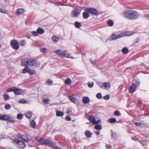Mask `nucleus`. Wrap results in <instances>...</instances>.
Segmentation results:
<instances>
[{"label":"nucleus","instance_id":"37","mask_svg":"<svg viewBox=\"0 0 149 149\" xmlns=\"http://www.w3.org/2000/svg\"><path fill=\"white\" fill-rule=\"evenodd\" d=\"M3 97L5 100H8L9 99V96L6 94L5 93L3 95Z\"/></svg>","mask_w":149,"mask_h":149},{"label":"nucleus","instance_id":"49","mask_svg":"<svg viewBox=\"0 0 149 149\" xmlns=\"http://www.w3.org/2000/svg\"><path fill=\"white\" fill-rule=\"evenodd\" d=\"M0 12L3 14H6L7 13V11L5 10L0 8Z\"/></svg>","mask_w":149,"mask_h":149},{"label":"nucleus","instance_id":"22","mask_svg":"<svg viewBox=\"0 0 149 149\" xmlns=\"http://www.w3.org/2000/svg\"><path fill=\"white\" fill-rule=\"evenodd\" d=\"M74 25L77 28H79L81 26V23L77 21L75 22Z\"/></svg>","mask_w":149,"mask_h":149},{"label":"nucleus","instance_id":"8","mask_svg":"<svg viewBox=\"0 0 149 149\" xmlns=\"http://www.w3.org/2000/svg\"><path fill=\"white\" fill-rule=\"evenodd\" d=\"M55 143L49 139H45L44 145L52 147L55 145Z\"/></svg>","mask_w":149,"mask_h":149},{"label":"nucleus","instance_id":"38","mask_svg":"<svg viewBox=\"0 0 149 149\" xmlns=\"http://www.w3.org/2000/svg\"><path fill=\"white\" fill-rule=\"evenodd\" d=\"M22 114L19 113L17 115V118L18 120H21L22 119L23 116Z\"/></svg>","mask_w":149,"mask_h":149},{"label":"nucleus","instance_id":"15","mask_svg":"<svg viewBox=\"0 0 149 149\" xmlns=\"http://www.w3.org/2000/svg\"><path fill=\"white\" fill-rule=\"evenodd\" d=\"M25 10L23 8H19L17 10L16 12L18 15H22L24 13Z\"/></svg>","mask_w":149,"mask_h":149},{"label":"nucleus","instance_id":"2","mask_svg":"<svg viewBox=\"0 0 149 149\" xmlns=\"http://www.w3.org/2000/svg\"><path fill=\"white\" fill-rule=\"evenodd\" d=\"M124 34L122 31L116 32L113 33L111 36V39L115 40L124 37Z\"/></svg>","mask_w":149,"mask_h":149},{"label":"nucleus","instance_id":"23","mask_svg":"<svg viewBox=\"0 0 149 149\" xmlns=\"http://www.w3.org/2000/svg\"><path fill=\"white\" fill-rule=\"evenodd\" d=\"M37 32H38V34H42L44 32V29L40 28H38L37 30Z\"/></svg>","mask_w":149,"mask_h":149},{"label":"nucleus","instance_id":"19","mask_svg":"<svg viewBox=\"0 0 149 149\" xmlns=\"http://www.w3.org/2000/svg\"><path fill=\"white\" fill-rule=\"evenodd\" d=\"M42 102L46 104H48L50 103V100L49 98L46 97L43 99Z\"/></svg>","mask_w":149,"mask_h":149},{"label":"nucleus","instance_id":"17","mask_svg":"<svg viewBox=\"0 0 149 149\" xmlns=\"http://www.w3.org/2000/svg\"><path fill=\"white\" fill-rule=\"evenodd\" d=\"M83 102L84 104H87L89 103L90 101V99L88 97H84L82 99Z\"/></svg>","mask_w":149,"mask_h":149},{"label":"nucleus","instance_id":"41","mask_svg":"<svg viewBox=\"0 0 149 149\" xmlns=\"http://www.w3.org/2000/svg\"><path fill=\"white\" fill-rule=\"evenodd\" d=\"M114 114L118 116H120L121 115L120 113L118 111H116L114 112Z\"/></svg>","mask_w":149,"mask_h":149},{"label":"nucleus","instance_id":"20","mask_svg":"<svg viewBox=\"0 0 149 149\" xmlns=\"http://www.w3.org/2000/svg\"><path fill=\"white\" fill-rule=\"evenodd\" d=\"M11 117L10 116L7 115H3L2 120H6L10 119Z\"/></svg>","mask_w":149,"mask_h":149},{"label":"nucleus","instance_id":"55","mask_svg":"<svg viewBox=\"0 0 149 149\" xmlns=\"http://www.w3.org/2000/svg\"><path fill=\"white\" fill-rule=\"evenodd\" d=\"M41 50L44 53L46 52L47 49L45 48L44 47L41 49Z\"/></svg>","mask_w":149,"mask_h":149},{"label":"nucleus","instance_id":"32","mask_svg":"<svg viewBox=\"0 0 149 149\" xmlns=\"http://www.w3.org/2000/svg\"><path fill=\"white\" fill-rule=\"evenodd\" d=\"M15 87H13L11 88H9L6 89V92H14L15 89Z\"/></svg>","mask_w":149,"mask_h":149},{"label":"nucleus","instance_id":"1","mask_svg":"<svg viewBox=\"0 0 149 149\" xmlns=\"http://www.w3.org/2000/svg\"><path fill=\"white\" fill-rule=\"evenodd\" d=\"M21 65L22 66L32 67L35 65L36 67H40L39 63H36V61L33 58H27L22 60Z\"/></svg>","mask_w":149,"mask_h":149},{"label":"nucleus","instance_id":"46","mask_svg":"<svg viewBox=\"0 0 149 149\" xmlns=\"http://www.w3.org/2000/svg\"><path fill=\"white\" fill-rule=\"evenodd\" d=\"M141 143L143 146H146L147 145V142L146 141L144 140L140 142Z\"/></svg>","mask_w":149,"mask_h":149},{"label":"nucleus","instance_id":"45","mask_svg":"<svg viewBox=\"0 0 149 149\" xmlns=\"http://www.w3.org/2000/svg\"><path fill=\"white\" fill-rule=\"evenodd\" d=\"M96 97L99 99H101L102 97V95L101 93H99L97 94L96 95Z\"/></svg>","mask_w":149,"mask_h":149},{"label":"nucleus","instance_id":"62","mask_svg":"<svg viewBox=\"0 0 149 149\" xmlns=\"http://www.w3.org/2000/svg\"><path fill=\"white\" fill-rule=\"evenodd\" d=\"M3 115L0 114V120H2Z\"/></svg>","mask_w":149,"mask_h":149},{"label":"nucleus","instance_id":"14","mask_svg":"<svg viewBox=\"0 0 149 149\" xmlns=\"http://www.w3.org/2000/svg\"><path fill=\"white\" fill-rule=\"evenodd\" d=\"M100 86L101 88H102L104 86L106 89L109 90L110 87V84L109 82H104L103 83V86Z\"/></svg>","mask_w":149,"mask_h":149},{"label":"nucleus","instance_id":"25","mask_svg":"<svg viewBox=\"0 0 149 149\" xmlns=\"http://www.w3.org/2000/svg\"><path fill=\"white\" fill-rule=\"evenodd\" d=\"M26 67L22 71V73H23L24 74L26 73H29V68L28 67L25 66Z\"/></svg>","mask_w":149,"mask_h":149},{"label":"nucleus","instance_id":"60","mask_svg":"<svg viewBox=\"0 0 149 149\" xmlns=\"http://www.w3.org/2000/svg\"><path fill=\"white\" fill-rule=\"evenodd\" d=\"M111 147V146L109 145H106V148H110Z\"/></svg>","mask_w":149,"mask_h":149},{"label":"nucleus","instance_id":"35","mask_svg":"<svg viewBox=\"0 0 149 149\" xmlns=\"http://www.w3.org/2000/svg\"><path fill=\"white\" fill-rule=\"evenodd\" d=\"M54 52L55 53L57 54L59 56H61V53H62V50L60 49H58L55 51Z\"/></svg>","mask_w":149,"mask_h":149},{"label":"nucleus","instance_id":"21","mask_svg":"<svg viewBox=\"0 0 149 149\" xmlns=\"http://www.w3.org/2000/svg\"><path fill=\"white\" fill-rule=\"evenodd\" d=\"M14 92L16 95H19L21 93V89L15 88Z\"/></svg>","mask_w":149,"mask_h":149},{"label":"nucleus","instance_id":"5","mask_svg":"<svg viewBox=\"0 0 149 149\" xmlns=\"http://www.w3.org/2000/svg\"><path fill=\"white\" fill-rule=\"evenodd\" d=\"M10 44L12 47L14 49L17 50L19 47L18 41L17 40H12L10 41Z\"/></svg>","mask_w":149,"mask_h":149},{"label":"nucleus","instance_id":"28","mask_svg":"<svg viewBox=\"0 0 149 149\" xmlns=\"http://www.w3.org/2000/svg\"><path fill=\"white\" fill-rule=\"evenodd\" d=\"M30 125L32 128H35L36 124L35 121L34 120L31 121L30 123Z\"/></svg>","mask_w":149,"mask_h":149},{"label":"nucleus","instance_id":"13","mask_svg":"<svg viewBox=\"0 0 149 149\" xmlns=\"http://www.w3.org/2000/svg\"><path fill=\"white\" fill-rule=\"evenodd\" d=\"M136 87L134 83H133L132 85L130 86L129 88V92L130 93H133L135 91H136Z\"/></svg>","mask_w":149,"mask_h":149},{"label":"nucleus","instance_id":"39","mask_svg":"<svg viewBox=\"0 0 149 149\" xmlns=\"http://www.w3.org/2000/svg\"><path fill=\"white\" fill-rule=\"evenodd\" d=\"M116 121V120L115 118H111L109 119V122L111 123H114Z\"/></svg>","mask_w":149,"mask_h":149},{"label":"nucleus","instance_id":"59","mask_svg":"<svg viewBox=\"0 0 149 149\" xmlns=\"http://www.w3.org/2000/svg\"><path fill=\"white\" fill-rule=\"evenodd\" d=\"M95 133L97 135H98L100 134V132L99 131H97L95 132Z\"/></svg>","mask_w":149,"mask_h":149},{"label":"nucleus","instance_id":"63","mask_svg":"<svg viewBox=\"0 0 149 149\" xmlns=\"http://www.w3.org/2000/svg\"><path fill=\"white\" fill-rule=\"evenodd\" d=\"M26 36L28 38H30V36L29 35H27Z\"/></svg>","mask_w":149,"mask_h":149},{"label":"nucleus","instance_id":"40","mask_svg":"<svg viewBox=\"0 0 149 149\" xmlns=\"http://www.w3.org/2000/svg\"><path fill=\"white\" fill-rule=\"evenodd\" d=\"M95 128L97 130H101L102 129V127L100 125H97L95 126Z\"/></svg>","mask_w":149,"mask_h":149},{"label":"nucleus","instance_id":"24","mask_svg":"<svg viewBox=\"0 0 149 149\" xmlns=\"http://www.w3.org/2000/svg\"><path fill=\"white\" fill-rule=\"evenodd\" d=\"M25 116L26 117L28 118L31 117L32 115V113L31 111H29L26 113L25 114Z\"/></svg>","mask_w":149,"mask_h":149},{"label":"nucleus","instance_id":"34","mask_svg":"<svg viewBox=\"0 0 149 149\" xmlns=\"http://www.w3.org/2000/svg\"><path fill=\"white\" fill-rule=\"evenodd\" d=\"M123 33L124 34V37L125 36H130L132 34V33L129 31H126L125 33L123 32Z\"/></svg>","mask_w":149,"mask_h":149},{"label":"nucleus","instance_id":"10","mask_svg":"<svg viewBox=\"0 0 149 149\" xmlns=\"http://www.w3.org/2000/svg\"><path fill=\"white\" fill-rule=\"evenodd\" d=\"M88 119L90 121L95 124L98 123L99 122V120H95V117L92 116H89Z\"/></svg>","mask_w":149,"mask_h":149},{"label":"nucleus","instance_id":"27","mask_svg":"<svg viewBox=\"0 0 149 149\" xmlns=\"http://www.w3.org/2000/svg\"><path fill=\"white\" fill-rule=\"evenodd\" d=\"M88 13V12H84L83 13V16L84 19H87L89 15Z\"/></svg>","mask_w":149,"mask_h":149},{"label":"nucleus","instance_id":"56","mask_svg":"<svg viewBox=\"0 0 149 149\" xmlns=\"http://www.w3.org/2000/svg\"><path fill=\"white\" fill-rule=\"evenodd\" d=\"M65 119L67 121L71 120V118L69 116H67L65 117Z\"/></svg>","mask_w":149,"mask_h":149},{"label":"nucleus","instance_id":"11","mask_svg":"<svg viewBox=\"0 0 149 149\" xmlns=\"http://www.w3.org/2000/svg\"><path fill=\"white\" fill-rule=\"evenodd\" d=\"M18 136H19L25 142H28L30 141L27 134L21 135H18Z\"/></svg>","mask_w":149,"mask_h":149},{"label":"nucleus","instance_id":"44","mask_svg":"<svg viewBox=\"0 0 149 149\" xmlns=\"http://www.w3.org/2000/svg\"><path fill=\"white\" fill-rule=\"evenodd\" d=\"M94 85V83L93 82H88V87L91 88L93 87Z\"/></svg>","mask_w":149,"mask_h":149},{"label":"nucleus","instance_id":"6","mask_svg":"<svg viewBox=\"0 0 149 149\" xmlns=\"http://www.w3.org/2000/svg\"><path fill=\"white\" fill-rule=\"evenodd\" d=\"M85 10L89 14H92L93 15H96L98 14L97 11L95 8H86Z\"/></svg>","mask_w":149,"mask_h":149},{"label":"nucleus","instance_id":"64","mask_svg":"<svg viewBox=\"0 0 149 149\" xmlns=\"http://www.w3.org/2000/svg\"><path fill=\"white\" fill-rule=\"evenodd\" d=\"M145 17L149 21V16Z\"/></svg>","mask_w":149,"mask_h":149},{"label":"nucleus","instance_id":"16","mask_svg":"<svg viewBox=\"0 0 149 149\" xmlns=\"http://www.w3.org/2000/svg\"><path fill=\"white\" fill-rule=\"evenodd\" d=\"M36 140L38 141L41 145H44L45 139L39 137H36L35 138Z\"/></svg>","mask_w":149,"mask_h":149},{"label":"nucleus","instance_id":"9","mask_svg":"<svg viewBox=\"0 0 149 149\" xmlns=\"http://www.w3.org/2000/svg\"><path fill=\"white\" fill-rule=\"evenodd\" d=\"M61 55L60 56L63 57H66L70 58L71 59L74 58L71 56L70 54L66 52L65 51H62V53H61Z\"/></svg>","mask_w":149,"mask_h":149},{"label":"nucleus","instance_id":"42","mask_svg":"<svg viewBox=\"0 0 149 149\" xmlns=\"http://www.w3.org/2000/svg\"><path fill=\"white\" fill-rule=\"evenodd\" d=\"M36 71L35 70H29V74H33L36 73Z\"/></svg>","mask_w":149,"mask_h":149},{"label":"nucleus","instance_id":"3","mask_svg":"<svg viewBox=\"0 0 149 149\" xmlns=\"http://www.w3.org/2000/svg\"><path fill=\"white\" fill-rule=\"evenodd\" d=\"M13 142L16 143L17 147L19 148H23L26 146V144L23 141H19L17 139L14 140Z\"/></svg>","mask_w":149,"mask_h":149},{"label":"nucleus","instance_id":"7","mask_svg":"<svg viewBox=\"0 0 149 149\" xmlns=\"http://www.w3.org/2000/svg\"><path fill=\"white\" fill-rule=\"evenodd\" d=\"M81 11V10L78 9L73 10L72 11L71 15L73 17H77L80 15Z\"/></svg>","mask_w":149,"mask_h":149},{"label":"nucleus","instance_id":"50","mask_svg":"<svg viewBox=\"0 0 149 149\" xmlns=\"http://www.w3.org/2000/svg\"><path fill=\"white\" fill-rule=\"evenodd\" d=\"M110 98V96L109 95H107L103 97V98L105 100H108Z\"/></svg>","mask_w":149,"mask_h":149},{"label":"nucleus","instance_id":"29","mask_svg":"<svg viewBox=\"0 0 149 149\" xmlns=\"http://www.w3.org/2000/svg\"><path fill=\"white\" fill-rule=\"evenodd\" d=\"M52 41L54 42H57L58 40V38L56 36H54L52 37Z\"/></svg>","mask_w":149,"mask_h":149},{"label":"nucleus","instance_id":"58","mask_svg":"<svg viewBox=\"0 0 149 149\" xmlns=\"http://www.w3.org/2000/svg\"><path fill=\"white\" fill-rule=\"evenodd\" d=\"M136 125L137 126H141V124L139 123H135Z\"/></svg>","mask_w":149,"mask_h":149},{"label":"nucleus","instance_id":"31","mask_svg":"<svg viewBox=\"0 0 149 149\" xmlns=\"http://www.w3.org/2000/svg\"><path fill=\"white\" fill-rule=\"evenodd\" d=\"M65 82L66 84L68 85L70 84L72 81L70 78H68L65 80Z\"/></svg>","mask_w":149,"mask_h":149},{"label":"nucleus","instance_id":"30","mask_svg":"<svg viewBox=\"0 0 149 149\" xmlns=\"http://www.w3.org/2000/svg\"><path fill=\"white\" fill-rule=\"evenodd\" d=\"M68 98L73 102L74 103H75L76 100V99L74 97L71 96H70L68 97Z\"/></svg>","mask_w":149,"mask_h":149},{"label":"nucleus","instance_id":"12","mask_svg":"<svg viewBox=\"0 0 149 149\" xmlns=\"http://www.w3.org/2000/svg\"><path fill=\"white\" fill-rule=\"evenodd\" d=\"M131 10H127L124 11L123 13L124 16L126 18L128 19Z\"/></svg>","mask_w":149,"mask_h":149},{"label":"nucleus","instance_id":"48","mask_svg":"<svg viewBox=\"0 0 149 149\" xmlns=\"http://www.w3.org/2000/svg\"><path fill=\"white\" fill-rule=\"evenodd\" d=\"M32 34L33 35L35 36H37L38 35V33L37 31H32Z\"/></svg>","mask_w":149,"mask_h":149},{"label":"nucleus","instance_id":"26","mask_svg":"<svg viewBox=\"0 0 149 149\" xmlns=\"http://www.w3.org/2000/svg\"><path fill=\"white\" fill-rule=\"evenodd\" d=\"M56 114L57 116L59 117L60 116H63L64 115V113L63 112L58 111L56 112Z\"/></svg>","mask_w":149,"mask_h":149},{"label":"nucleus","instance_id":"43","mask_svg":"<svg viewBox=\"0 0 149 149\" xmlns=\"http://www.w3.org/2000/svg\"><path fill=\"white\" fill-rule=\"evenodd\" d=\"M5 108L6 110H9L11 108V106L9 104H6L5 106Z\"/></svg>","mask_w":149,"mask_h":149},{"label":"nucleus","instance_id":"47","mask_svg":"<svg viewBox=\"0 0 149 149\" xmlns=\"http://www.w3.org/2000/svg\"><path fill=\"white\" fill-rule=\"evenodd\" d=\"M58 3L59 5L61 6H73L71 5L70 4H64L63 3H61L60 2H58Z\"/></svg>","mask_w":149,"mask_h":149},{"label":"nucleus","instance_id":"4","mask_svg":"<svg viewBox=\"0 0 149 149\" xmlns=\"http://www.w3.org/2000/svg\"><path fill=\"white\" fill-rule=\"evenodd\" d=\"M139 17V15L136 11L132 10L128 19L133 20L136 19Z\"/></svg>","mask_w":149,"mask_h":149},{"label":"nucleus","instance_id":"33","mask_svg":"<svg viewBox=\"0 0 149 149\" xmlns=\"http://www.w3.org/2000/svg\"><path fill=\"white\" fill-rule=\"evenodd\" d=\"M107 24L108 25L110 26H112L113 24V22L112 20H109L107 21Z\"/></svg>","mask_w":149,"mask_h":149},{"label":"nucleus","instance_id":"53","mask_svg":"<svg viewBox=\"0 0 149 149\" xmlns=\"http://www.w3.org/2000/svg\"><path fill=\"white\" fill-rule=\"evenodd\" d=\"M140 84V82L138 81H136L135 83H134V84L135 85V86L136 87L139 86Z\"/></svg>","mask_w":149,"mask_h":149},{"label":"nucleus","instance_id":"52","mask_svg":"<svg viewBox=\"0 0 149 149\" xmlns=\"http://www.w3.org/2000/svg\"><path fill=\"white\" fill-rule=\"evenodd\" d=\"M52 81L49 79H48L46 81V83L49 84V85H51L52 84Z\"/></svg>","mask_w":149,"mask_h":149},{"label":"nucleus","instance_id":"36","mask_svg":"<svg viewBox=\"0 0 149 149\" xmlns=\"http://www.w3.org/2000/svg\"><path fill=\"white\" fill-rule=\"evenodd\" d=\"M122 52L123 54H126L128 52V49L126 47H124L122 49Z\"/></svg>","mask_w":149,"mask_h":149},{"label":"nucleus","instance_id":"61","mask_svg":"<svg viewBox=\"0 0 149 149\" xmlns=\"http://www.w3.org/2000/svg\"><path fill=\"white\" fill-rule=\"evenodd\" d=\"M8 121L11 122L12 123H15L14 120H9Z\"/></svg>","mask_w":149,"mask_h":149},{"label":"nucleus","instance_id":"18","mask_svg":"<svg viewBox=\"0 0 149 149\" xmlns=\"http://www.w3.org/2000/svg\"><path fill=\"white\" fill-rule=\"evenodd\" d=\"M85 134L86 136L88 138L91 137L92 135V133L88 130H86L85 132Z\"/></svg>","mask_w":149,"mask_h":149},{"label":"nucleus","instance_id":"54","mask_svg":"<svg viewBox=\"0 0 149 149\" xmlns=\"http://www.w3.org/2000/svg\"><path fill=\"white\" fill-rule=\"evenodd\" d=\"M26 101L24 100H21L19 101V103H25Z\"/></svg>","mask_w":149,"mask_h":149},{"label":"nucleus","instance_id":"51","mask_svg":"<svg viewBox=\"0 0 149 149\" xmlns=\"http://www.w3.org/2000/svg\"><path fill=\"white\" fill-rule=\"evenodd\" d=\"M26 43V41L24 40H23L21 41V45L22 46L25 45Z\"/></svg>","mask_w":149,"mask_h":149},{"label":"nucleus","instance_id":"57","mask_svg":"<svg viewBox=\"0 0 149 149\" xmlns=\"http://www.w3.org/2000/svg\"><path fill=\"white\" fill-rule=\"evenodd\" d=\"M141 69H143L145 68V67L144 64H142L141 65Z\"/></svg>","mask_w":149,"mask_h":149}]
</instances>
